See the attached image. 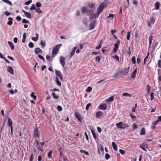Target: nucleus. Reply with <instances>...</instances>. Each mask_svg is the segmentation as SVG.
<instances>
[{"mask_svg": "<svg viewBox=\"0 0 161 161\" xmlns=\"http://www.w3.org/2000/svg\"><path fill=\"white\" fill-rule=\"evenodd\" d=\"M108 5V2L106 0L104 1L103 2L101 3L98 7L97 9V13L99 15L102 12L103 9L106 7Z\"/></svg>", "mask_w": 161, "mask_h": 161, "instance_id": "f257e3e1", "label": "nucleus"}, {"mask_svg": "<svg viewBox=\"0 0 161 161\" xmlns=\"http://www.w3.org/2000/svg\"><path fill=\"white\" fill-rule=\"evenodd\" d=\"M116 125L118 128L121 129H126L129 126L128 124L124 123L122 122H119L118 123H116Z\"/></svg>", "mask_w": 161, "mask_h": 161, "instance_id": "f03ea898", "label": "nucleus"}, {"mask_svg": "<svg viewBox=\"0 0 161 161\" xmlns=\"http://www.w3.org/2000/svg\"><path fill=\"white\" fill-rule=\"evenodd\" d=\"M62 46V44H60L57 45V46H56V47L53 48L52 53V58H53V57H54L58 52L60 48V47H59V46Z\"/></svg>", "mask_w": 161, "mask_h": 161, "instance_id": "7ed1b4c3", "label": "nucleus"}, {"mask_svg": "<svg viewBox=\"0 0 161 161\" xmlns=\"http://www.w3.org/2000/svg\"><path fill=\"white\" fill-rule=\"evenodd\" d=\"M99 15L97 13V14H93V11L91 10H89V13L88 14V15L89 16L90 19H96Z\"/></svg>", "mask_w": 161, "mask_h": 161, "instance_id": "20e7f679", "label": "nucleus"}, {"mask_svg": "<svg viewBox=\"0 0 161 161\" xmlns=\"http://www.w3.org/2000/svg\"><path fill=\"white\" fill-rule=\"evenodd\" d=\"M36 146L37 149L40 150H41L42 151L43 150L42 149L43 147L44 144L45 142H39L38 141H36Z\"/></svg>", "mask_w": 161, "mask_h": 161, "instance_id": "39448f33", "label": "nucleus"}, {"mask_svg": "<svg viewBox=\"0 0 161 161\" xmlns=\"http://www.w3.org/2000/svg\"><path fill=\"white\" fill-rule=\"evenodd\" d=\"M120 44V40L118 39L117 42L114 44V47L113 50V52L114 53H115L117 51L119 46Z\"/></svg>", "mask_w": 161, "mask_h": 161, "instance_id": "423d86ee", "label": "nucleus"}, {"mask_svg": "<svg viewBox=\"0 0 161 161\" xmlns=\"http://www.w3.org/2000/svg\"><path fill=\"white\" fill-rule=\"evenodd\" d=\"M140 148L142 149L143 150L145 151H147L146 148H148V145L147 143L143 142L142 144H140L139 146Z\"/></svg>", "mask_w": 161, "mask_h": 161, "instance_id": "0eeeda50", "label": "nucleus"}, {"mask_svg": "<svg viewBox=\"0 0 161 161\" xmlns=\"http://www.w3.org/2000/svg\"><path fill=\"white\" fill-rule=\"evenodd\" d=\"M55 73L57 77L58 78V77H59L60 80L61 81H62L63 79V77L61 72L60 71L56 70Z\"/></svg>", "mask_w": 161, "mask_h": 161, "instance_id": "6e6552de", "label": "nucleus"}, {"mask_svg": "<svg viewBox=\"0 0 161 161\" xmlns=\"http://www.w3.org/2000/svg\"><path fill=\"white\" fill-rule=\"evenodd\" d=\"M81 12L83 14H84L86 12L87 13V14L89 13V11L90 10L85 7H81Z\"/></svg>", "mask_w": 161, "mask_h": 161, "instance_id": "1a4fd4ad", "label": "nucleus"}, {"mask_svg": "<svg viewBox=\"0 0 161 161\" xmlns=\"http://www.w3.org/2000/svg\"><path fill=\"white\" fill-rule=\"evenodd\" d=\"M155 22V19L153 18H152L150 20L147 21L148 26L150 27L152 25L154 24Z\"/></svg>", "mask_w": 161, "mask_h": 161, "instance_id": "9d476101", "label": "nucleus"}, {"mask_svg": "<svg viewBox=\"0 0 161 161\" xmlns=\"http://www.w3.org/2000/svg\"><path fill=\"white\" fill-rule=\"evenodd\" d=\"M34 136L36 138H39V131L37 127H36L34 130Z\"/></svg>", "mask_w": 161, "mask_h": 161, "instance_id": "9b49d317", "label": "nucleus"}, {"mask_svg": "<svg viewBox=\"0 0 161 161\" xmlns=\"http://www.w3.org/2000/svg\"><path fill=\"white\" fill-rule=\"evenodd\" d=\"M107 108V105L105 103L102 104L99 106V108L100 110H106Z\"/></svg>", "mask_w": 161, "mask_h": 161, "instance_id": "f8f14e48", "label": "nucleus"}, {"mask_svg": "<svg viewBox=\"0 0 161 161\" xmlns=\"http://www.w3.org/2000/svg\"><path fill=\"white\" fill-rule=\"evenodd\" d=\"M22 12L24 14L26 17L30 19L31 18V14L29 12H27L23 10H22Z\"/></svg>", "mask_w": 161, "mask_h": 161, "instance_id": "ddd939ff", "label": "nucleus"}, {"mask_svg": "<svg viewBox=\"0 0 161 161\" xmlns=\"http://www.w3.org/2000/svg\"><path fill=\"white\" fill-rule=\"evenodd\" d=\"M60 62L62 66L64 67L65 65V58L64 57H60Z\"/></svg>", "mask_w": 161, "mask_h": 161, "instance_id": "4468645a", "label": "nucleus"}, {"mask_svg": "<svg viewBox=\"0 0 161 161\" xmlns=\"http://www.w3.org/2000/svg\"><path fill=\"white\" fill-rule=\"evenodd\" d=\"M103 112L101 111L97 112L96 113V117L97 118H99L100 117H101L103 116Z\"/></svg>", "mask_w": 161, "mask_h": 161, "instance_id": "2eb2a0df", "label": "nucleus"}, {"mask_svg": "<svg viewBox=\"0 0 161 161\" xmlns=\"http://www.w3.org/2000/svg\"><path fill=\"white\" fill-rule=\"evenodd\" d=\"M96 25V21H94L93 22H91L90 25V30H92L94 29L95 26Z\"/></svg>", "mask_w": 161, "mask_h": 161, "instance_id": "dca6fc26", "label": "nucleus"}, {"mask_svg": "<svg viewBox=\"0 0 161 161\" xmlns=\"http://www.w3.org/2000/svg\"><path fill=\"white\" fill-rule=\"evenodd\" d=\"M7 70L8 72H9L11 74L14 75V71L13 68L9 66L8 67Z\"/></svg>", "mask_w": 161, "mask_h": 161, "instance_id": "f3484780", "label": "nucleus"}, {"mask_svg": "<svg viewBox=\"0 0 161 161\" xmlns=\"http://www.w3.org/2000/svg\"><path fill=\"white\" fill-rule=\"evenodd\" d=\"M137 68H136L134 69V71H133V73L131 74V77L132 78H134L136 77V75L137 73Z\"/></svg>", "mask_w": 161, "mask_h": 161, "instance_id": "a211bd4d", "label": "nucleus"}, {"mask_svg": "<svg viewBox=\"0 0 161 161\" xmlns=\"http://www.w3.org/2000/svg\"><path fill=\"white\" fill-rule=\"evenodd\" d=\"M8 21L7 22V24L9 25H11L13 24V19L11 17H9L8 19Z\"/></svg>", "mask_w": 161, "mask_h": 161, "instance_id": "6ab92c4d", "label": "nucleus"}, {"mask_svg": "<svg viewBox=\"0 0 161 161\" xmlns=\"http://www.w3.org/2000/svg\"><path fill=\"white\" fill-rule=\"evenodd\" d=\"M9 47H10L11 49L14 50V46L13 43L11 42L8 41V42Z\"/></svg>", "mask_w": 161, "mask_h": 161, "instance_id": "aec40b11", "label": "nucleus"}, {"mask_svg": "<svg viewBox=\"0 0 161 161\" xmlns=\"http://www.w3.org/2000/svg\"><path fill=\"white\" fill-rule=\"evenodd\" d=\"M112 147H113V148L114 149V150H115V151H117V150L118 149H117V145L116 144V143L114 142H112Z\"/></svg>", "mask_w": 161, "mask_h": 161, "instance_id": "412c9836", "label": "nucleus"}, {"mask_svg": "<svg viewBox=\"0 0 161 161\" xmlns=\"http://www.w3.org/2000/svg\"><path fill=\"white\" fill-rule=\"evenodd\" d=\"M158 122L155 121L153 122L152 124L151 128L152 130H154L155 128V126L157 124Z\"/></svg>", "mask_w": 161, "mask_h": 161, "instance_id": "4be33fe9", "label": "nucleus"}, {"mask_svg": "<svg viewBox=\"0 0 161 161\" xmlns=\"http://www.w3.org/2000/svg\"><path fill=\"white\" fill-rule=\"evenodd\" d=\"M42 52V50L39 48H36L35 50V52L36 54H37L38 53H41Z\"/></svg>", "mask_w": 161, "mask_h": 161, "instance_id": "5701e85b", "label": "nucleus"}, {"mask_svg": "<svg viewBox=\"0 0 161 161\" xmlns=\"http://www.w3.org/2000/svg\"><path fill=\"white\" fill-rule=\"evenodd\" d=\"M36 37H31L32 40L34 42L37 41L38 39L39 36L37 33L36 34Z\"/></svg>", "mask_w": 161, "mask_h": 161, "instance_id": "b1692460", "label": "nucleus"}, {"mask_svg": "<svg viewBox=\"0 0 161 161\" xmlns=\"http://www.w3.org/2000/svg\"><path fill=\"white\" fill-rule=\"evenodd\" d=\"M40 45L42 46V48H44L46 45V42L44 40H42L41 41Z\"/></svg>", "mask_w": 161, "mask_h": 161, "instance_id": "393cba45", "label": "nucleus"}, {"mask_svg": "<svg viewBox=\"0 0 161 161\" xmlns=\"http://www.w3.org/2000/svg\"><path fill=\"white\" fill-rule=\"evenodd\" d=\"M8 126L12 125L13 122L11 119L10 117L8 118Z\"/></svg>", "mask_w": 161, "mask_h": 161, "instance_id": "a878e982", "label": "nucleus"}, {"mask_svg": "<svg viewBox=\"0 0 161 161\" xmlns=\"http://www.w3.org/2000/svg\"><path fill=\"white\" fill-rule=\"evenodd\" d=\"M75 117L81 121V117L80 116V114L77 112H76L75 113Z\"/></svg>", "mask_w": 161, "mask_h": 161, "instance_id": "bb28decb", "label": "nucleus"}, {"mask_svg": "<svg viewBox=\"0 0 161 161\" xmlns=\"http://www.w3.org/2000/svg\"><path fill=\"white\" fill-rule=\"evenodd\" d=\"M130 68L128 67L127 69H125L122 72V73L124 74H126L129 71Z\"/></svg>", "mask_w": 161, "mask_h": 161, "instance_id": "cd10ccee", "label": "nucleus"}, {"mask_svg": "<svg viewBox=\"0 0 161 161\" xmlns=\"http://www.w3.org/2000/svg\"><path fill=\"white\" fill-rule=\"evenodd\" d=\"M146 132L145 130V128L143 127L142 128L140 133V134L141 135H144L145 134Z\"/></svg>", "mask_w": 161, "mask_h": 161, "instance_id": "c85d7f7f", "label": "nucleus"}, {"mask_svg": "<svg viewBox=\"0 0 161 161\" xmlns=\"http://www.w3.org/2000/svg\"><path fill=\"white\" fill-rule=\"evenodd\" d=\"M122 95L124 97H132V96L131 94L127 92L123 93Z\"/></svg>", "mask_w": 161, "mask_h": 161, "instance_id": "c756f323", "label": "nucleus"}, {"mask_svg": "<svg viewBox=\"0 0 161 161\" xmlns=\"http://www.w3.org/2000/svg\"><path fill=\"white\" fill-rule=\"evenodd\" d=\"M114 100V97L113 96H112L111 97H109L108 98L106 99V102H112Z\"/></svg>", "mask_w": 161, "mask_h": 161, "instance_id": "7c9ffc66", "label": "nucleus"}, {"mask_svg": "<svg viewBox=\"0 0 161 161\" xmlns=\"http://www.w3.org/2000/svg\"><path fill=\"white\" fill-rule=\"evenodd\" d=\"M152 39V36L151 35H150L149 37V46H150L151 44Z\"/></svg>", "mask_w": 161, "mask_h": 161, "instance_id": "2f4dec72", "label": "nucleus"}, {"mask_svg": "<svg viewBox=\"0 0 161 161\" xmlns=\"http://www.w3.org/2000/svg\"><path fill=\"white\" fill-rule=\"evenodd\" d=\"M3 2H4L7 4H8L10 6H12V3L9 1V0H2Z\"/></svg>", "mask_w": 161, "mask_h": 161, "instance_id": "473e14b6", "label": "nucleus"}, {"mask_svg": "<svg viewBox=\"0 0 161 161\" xmlns=\"http://www.w3.org/2000/svg\"><path fill=\"white\" fill-rule=\"evenodd\" d=\"M31 96L32 97L34 100H36V97L35 95L34 92H32L31 94Z\"/></svg>", "mask_w": 161, "mask_h": 161, "instance_id": "72a5a7b5", "label": "nucleus"}, {"mask_svg": "<svg viewBox=\"0 0 161 161\" xmlns=\"http://www.w3.org/2000/svg\"><path fill=\"white\" fill-rule=\"evenodd\" d=\"M160 3L158 2H157L155 4V6L156 8V9L158 10L159 9Z\"/></svg>", "mask_w": 161, "mask_h": 161, "instance_id": "f704fd0d", "label": "nucleus"}, {"mask_svg": "<svg viewBox=\"0 0 161 161\" xmlns=\"http://www.w3.org/2000/svg\"><path fill=\"white\" fill-rule=\"evenodd\" d=\"M56 82L58 85L59 86H61V82L59 80L58 78L56 77Z\"/></svg>", "mask_w": 161, "mask_h": 161, "instance_id": "c9c22d12", "label": "nucleus"}, {"mask_svg": "<svg viewBox=\"0 0 161 161\" xmlns=\"http://www.w3.org/2000/svg\"><path fill=\"white\" fill-rule=\"evenodd\" d=\"M52 95L53 98L54 99H57L59 98L58 96H57L55 93L53 92L52 93Z\"/></svg>", "mask_w": 161, "mask_h": 161, "instance_id": "e433bc0d", "label": "nucleus"}, {"mask_svg": "<svg viewBox=\"0 0 161 161\" xmlns=\"http://www.w3.org/2000/svg\"><path fill=\"white\" fill-rule=\"evenodd\" d=\"M92 88L90 86H88L86 90L87 92H89L92 91Z\"/></svg>", "mask_w": 161, "mask_h": 161, "instance_id": "4c0bfd02", "label": "nucleus"}, {"mask_svg": "<svg viewBox=\"0 0 161 161\" xmlns=\"http://www.w3.org/2000/svg\"><path fill=\"white\" fill-rule=\"evenodd\" d=\"M29 47L31 48H32L34 47V44L32 42H30L28 44Z\"/></svg>", "mask_w": 161, "mask_h": 161, "instance_id": "58836bf2", "label": "nucleus"}, {"mask_svg": "<svg viewBox=\"0 0 161 161\" xmlns=\"http://www.w3.org/2000/svg\"><path fill=\"white\" fill-rule=\"evenodd\" d=\"M52 57L51 58L50 56L48 55H47L46 56V58L48 61H52Z\"/></svg>", "mask_w": 161, "mask_h": 161, "instance_id": "ea45409f", "label": "nucleus"}, {"mask_svg": "<svg viewBox=\"0 0 161 161\" xmlns=\"http://www.w3.org/2000/svg\"><path fill=\"white\" fill-rule=\"evenodd\" d=\"M102 41H101L100 42V44H99V45H98V46H97L96 48L97 49H99L101 47V46H102Z\"/></svg>", "mask_w": 161, "mask_h": 161, "instance_id": "a19ab883", "label": "nucleus"}, {"mask_svg": "<svg viewBox=\"0 0 161 161\" xmlns=\"http://www.w3.org/2000/svg\"><path fill=\"white\" fill-rule=\"evenodd\" d=\"M22 22L23 23L27 24L29 23V21L25 19H24L22 20Z\"/></svg>", "mask_w": 161, "mask_h": 161, "instance_id": "79ce46f5", "label": "nucleus"}, {"mask_svg": "<svg viewBox=\"0 0 161 161\" xmlns=\"http://www.w3.org/2000/svg\"><path fill=\"white\" fill-rule=\"evenodd\" d=\"M130 32L129 31L127 33V40H130Z\"/></svg>", "mask_w": 161, "mask_h": 161, "instance_id": "37998d69", "label": "nucleus"}, {"mask_svg": "<svg viewBox=\"0 0 161 161\" xmlns=\"http://www.w3.org/2000/svg\"><path fill=\"white\" fill-rule=\"evenodd\" d=\"M83 22L84 24L85 25H87V19L86 18H84L83 19Z\"/></svg>", "mask_w": 161, "mask_h": 161, "instance_id": "c03bdc74", "label": "nucleus"}, {"mask_svg": "<svg viewBox=\"0 0 161 161\" xmlns=\"http://www.w3.org/2000/svg\"><path fill=\"white\" fill-rule=\"evenodd\" d=\"M114 15L113 14H109V16L107 17L108 18H109L110 19H112L113 18Z\"/></svg>", "mask_w": 161, "mask_h": 161, "instance_id": "a18cd8bd", "label": "nucleus"}, {"mask_svg": "<svg viewBox=\"0 0 161 161\" xmlns=\"http://www.w3.org/2000/svg\"><path fill=\"white\" fill-rule=\"evenodd\" d=\"M80 151L82 153H85V154L87 155H89L88 153L87 152H86L85 150H80Z\"/></svg>", "mask_w": 161, "mask_h": 161, "instance_id": "49530a36", "label": "nucleus"}, {"mask_svg": "<svg viewBox=\"0 0 161 161\" xmlns=\"http://www.w3.org/2000/svg\"><path fill=\"white\" fill-rule=\"evenodd\" d=\"M89 7L92 8H95V4L92 3L89 5Z\"/></svg>", "mask_w": 161, "mask_h": 161, "instance_id": "de8ad7c7", "label": "nucleus"}, {"mask_svg": "<svg viewBox=\"0 0 161 161\" xmlns=\"http://www.w3.org/2000/svg\"><path fill=\"white\" fill-rule=\"evenodd\" d=\"M110 155L109 154H108V153H106L105 154V158L106 160L110 158Z\"/></svg>", "mask_w": 161, "mask_h": 161, "instance_id": "09e8293b", "label": "nucleus"}, {"mask_svg": "<svg viewBox=\"0 0 161 161\" xmlns=\"http://www.w3.org/2000/svg\"><path fill=\"white\" fill-rule=\"evenodd\" d=\"M42 6V4L39 2H37L36 3V6L37 8H40Z\"/></svg>", "mask_w": 161, "mask_h": 161, "instance_id": "8fccbe9b", "label": "nucleus"}, {"mask_svg": "<svg viewBox=\"0 0 161 161\" xmlns=\"http://www.w3.org/2000/svg\"><path fill=\"white\" fill-rule=\"evenodd\" d=\"M154 93L153 92H151L150 94V100H152L154 98L153 96Z\"/></svg>", "mask_w": 161, "mask_h": 161, "instance_id": "3c124183", "label": "nucleus"}, {"mask_svg": "<svg viewBox=\"0 0 161 161\" xmlns=\"http://www.w3.org/2000/svg\"><path fill=\"white\" fill-rule=\"evenodd\" d=\"M32 0H30L26 2H25V5H28L31 3H32Z\"/></svg>", "mask_w": 161, "mask_h": 161, "instance_id": "603ef678", "label": "nucleus"}, {"mask_svg": "<svg viewBox=\"0 0 161 161\" xmlns=\"http://www.w3.org/2000/svg\"><path fill=\"white\" fill-rule=\"evenodd\" d=\"M36 7L34 4L32 5V6L30 8V10H36Z\"/></svg>", "mask_w": 161, "mask_h": 161, "instance_id": "864d4df0", "label": "nucleus"}, {"mask_svg": "<svg viewBox=\"0 0 161 161\" xmlns=\"http://www.w3.org/2000/svg\"><path fill=\"white\" fill-rule=\"evenodd\" d=\"M119 152L122 155H124L125 153V151L121 149L119 150Z\"/></svg>", "mask_w": 161, "mask_h": 161, "instance_id": "5fc2aeb1", "label": "nucleus"}, {"mask_svg": "<svg viewBox=\"0 0 161 161\" xmlns=\"http://www.w3.org/2000/svg\"><path fill=\"white\" fill-rule=\"evenodd\" d=\"M38 57L39 58L42 60L44 61H45L44 58L42 56L40 55H38Z\"/></svg>", "mask_w": 161, "mask_h": 161, "instance_id": "6e6d98bb", "label": "nucleus"}, {"mask_svg": "<svg viewBox=\"0 0 161 161\" xmlns=\"http://www.w3.org/2000/svg\"><path fill=\"white\" fill-rule=\"evenodd\" d=\"M52 151H50L48 153V157L49 158H50L52 156Z\"/></svg>", "mask_w": 161, "mask_h": 161, "instance_id": "4d7b16f0", "label": "nucleus"}, {"mask_svg": "<svg viewBox=\"0 0 161 161\" xmlns=\"http://www.w3.org/2000/svg\"><path fill=\"white\" fill-rule=\"evenodd\" d=\"M113 58L116 59L118 62H119V57L118 56L116 55H115L114 57H113Z\"/></svg>", "mask_w": 161, "mask_h": 161, "instance_id": "13d9d810", "label": "nucleus"}, {"mask_svg": "<svg viewBox=\"0 0 161 161\" xmlns=\"http://www.w3.org/2000/svg\"><path fill=\"white\" fill-rule=\"evenodd\" d=\"M147 92L148 94L149 93L150 90V87L149 85H147Z\"/></svg>", "mask_w": 161, "mask_h": 161, "instance_id": "bf43d9fd", "label": "nucleus"}, {"mask_svg": "<svg viewBox=\"0 0 161 161\" xmlns=\"http://www.w3.org/2000/svg\"><path fill=\"white\" fill-rule=\"evenodd\" d=\"M91 104L90 103H88L86 106V110H88L89 109V108L91 106Z\"/></svg>", "mask_w": 161, "mask_h": 161, "instance_id": "052dcab7", "label": "nucleus"}, {"mask_svg": "<svg viewBox=\"0 0 161 161\" xmlns=\"http://www.w3.org/2000/svg\"><path fill=\"white\" fill-rule=\"evenodd\" d=\"M131 61L133 64H135L136 63V59L134 57H133L132 58Z\"/></svg>", "mask_w": 161, "mask_h": 161, "instance_id": "680f3d73", "label": "nucleus"}, {"mask_svg": "<svg viewBox=\"0 0 161 161\" xmlns=\"http://www.w3.org/2000/svg\"><path fill=\"white\" fill-rule=\"evenodd\" d=\"M156 121L158 123L161 121V116H158V119Z\"/></svg>", "mask_w": 161, "mask_h": 161, "instance_id": "e2e57ef3", "label": "nucleus"}, {"mask_svg": "<svg viewBox=\"0 0 161 161\" xmlns=\"http://www.w3.org/2000/svg\"><path fill=\"white\" fill-rule=\"evenodd\" d=\"M57 109L59 111H61L62 110V107L60 106H57Z\"/></svg>", "mask_w": 161, "mask_h": 161, "instance_id": "0e129e2a", "label": "nucleus"}, {"mask_svg": "<svg viewBox=\"0 0 161 161\" xmlns=\"http://www.w3.org/2000/svg\"><path fill=\"white\" fill-rule=\"evenodd\" d=\"M161 60H159L158 61V65L159 67V68H161Z\"/></svg>", "mask_w": 161, "mask_h": 161, "instance_id": "69168bd1", "label": "nucleus"}, {"mask_svg": "<svg viewBox=\"0 0 161 161\" xmlns=\"http://www.w3.org/2000/svg\"><path fill=\"white\" fill-rule=\"evenodd\" d=\"M100 60L101 59L99 56L97 57L96 58V61H97L98 62H100Z\"/></svg>", "mask_w": 161, "mask_h": 161, "instance_id": "338daca9", "label": "nucleus"}, {"mask_svg": "<svg viewBox=\"0 0 161 161\" xmlns=\"http://www.w3.org/2000/svg\"><path fill=\"white\" fill-rule=\"evenodd\" d=\"M130 116L131 118L132 119H135L136 118V116L134 115L132 113L130 114Z\"/></svg>", "mask_w": 161, "mask_h": 161, "instance_id": "774afa93", "label": "nucleus"}]
</instances>
